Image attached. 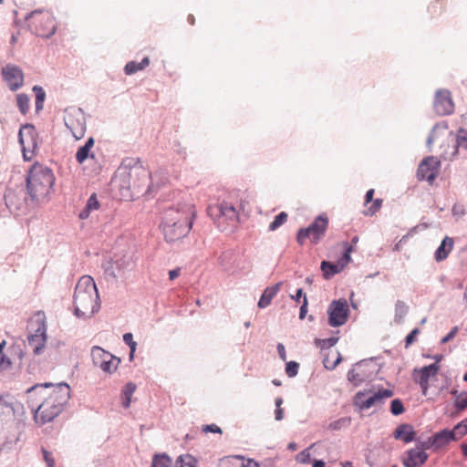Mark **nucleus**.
<instances>
[{
    "label": "nucleus",
    "mask_w": 467,
    "mask_h": 467,
    "mask_svg": "<svg viewBox=\"0 0 467 467\" xmlns=\"http://www.w3.org/2000/svg\"><path fill=\"white\" fill-rule=\"evenodd\" d=\"M193 217L194 210L191 204L166 209L161 223L165 240L173 243L185 237L192 226Z\"/></svg>",
    "instance_id": "obj_1"
},
{
    "label": "nucleus",
    "mask_w": 467,
    "mask_h": 467,
    "mask_svg": "<svg viewBox=\"0 0 467 467\" xmlns=\"http://www.w3.org/2000/svg\"><path fill=\"white\" fill-rule=\"evenodd\" d=\"M74 315L82 319L91 317L100 308L99 296L94 279L89 275L79 278L73 296Z\"/></svg>",
    "instance_id": "obj_2"
},
{
    "label": "nucleus",
    "mask_w": 467,
    "mask_h": 467,
    "mask_svg": "<svg viewBox=\"0 0 467 467\" xmlns=\"http://www.w3.org/2000/svg\"><path fill=\"white\" fill-rule=\"evenodd\" d=\"M134 176H141L143 181H150V185H148V189L146 190V193L148 195L153 194L157 189H159L161 185H164L168 182V177L165 172H155L153 175L149 173L146 170L141 169L140 167H133L130 170L125 168H119L118 170L116 178L114 182L119 183V186L121 191H125L126 193L122 192L124 197H131V194L129 192L131 189L140 190V184L136 183L133 180Z\"/></svg>",
    "instance_id": "obj_3"
},
{
    "label": "nucleus",
    "mask_w": 467,
    "mask_h": 467,
    "mask_svg": "<svg viewBox=\"0 0 467 467\" xmlns=\"http://www.w3.org/2000/svg\"><path fill=\"white\" fill-rule=\"evenodd\" d=\"M27 194L33 201L45 198L52 189L55 177L48 167L35 164L28 171L26 178Z\"/></svg>",
    "instance_id": "obj_4"
},
{
    "label": "nucleus",
    "mask_w": 467,
    "mask_h": 467,
    "mask_svg": "<svg viewBox=\"0 0 467 467\" xmlns=\"http://www.w3.org/2000/svg\"><path fill=\"white\" fill-rule=\"evenodd\" d=\"M26 19L29 29L38 36L47 38L56 32V18L53 14L47 10H34Z\"/></svg>",
    "instance_id": "obj_5"
},
{
    "label": "nucleus",
    "mask_w": 467,
    "mask_h": 467,
    "mask_svg": "<svg viewBox=\"0 0 467 467\" xmlns=\"http://www.w3.org/2000/svg\"><path fill=\"white\" fill-rule=\"evenodd\" d=\"M328 226V218L324 214L317 216L306 228H300L296 234V241L302 245L306 238H310L312 244H317L325 236Z\"/></svg>",
    "instance_id": "obj_6"
},
{
    "label": "nucleus",
    "mask_w": 467,
    "mask_h": 467,
    "mask_svg": "<svg viewBox=\"0 0 467 467\" xmlns=\"http://www.w3.org/2000/svg\"><path fill=\"white\" fill-rule=\"evenodd\" d=\"M52 389L48 397L45 398V400L54 402L56 405L62 407L64 409L65 405L67 403L70 398V388L65 382H59L57 384L52 383H43V384H36L27 389L28 394H34L38 389Z\"/></svg>",
    "instance_id": "obj_7"
},
{
    "label": "nucleus",
    "mask_w": 467,
    "mask_h": 467,
    "mask_svg": "<svg viewBox=\"0 0 467 467\" xmlns=\"http://www.w3.org/2000/svg\"><path fill=\"white\" fill-rule=\"evenodd\" d=\"M64 122L76 140H80L84 137L87 129V121L82 109L75 107L67 109L66 110Z\"/></svg>",
    "instance_id": "obj_8"
},
{
    "label": "nucleus",
    "mask_w": 467,
    "mask_h": 467,
    "mask_svg": "<svg viewBox=\"0 0 467 467\" xmlns=\"http://www.w3.org/2000/svg\"><path fill=\"white\" fill-rule=\"evenodd\" d=\"M370 392V389H364L356 393L354 397V403L361 410H368L376 405H380L384 402V400L391 398L394 395V392L391 389H380L378 391L373 392L368 398H365V396Z\"/></svg>",
    "instance_id": "obj_9"
},
{
    "label": "nucleus",
    "mask_w": 467,
    "mask_h": 467,
    "mask_svg": "<svg viewBox=\"0 0 467 467\" xmlns=\"http://www.w3.org/2000/svg\"><path fill=\"white\" fill-rule=\"evenodd\" d=\"M373 359H362L355 364V367L348 370V380L358 387L365 381L372 379L375 373Z\"/></svg>",
    "instance_id": "obj_10"
},
{
    "label": "nucleus",
    "mask_w": 467,
    "mask_h": 467,
    "mask_svg": "<svg viewBox=\"0 0 467 467\" xmlns=\"http://www.w3.org/2000/svg\"><path fill=\"white\" fill-rule=\"evenodd\" d=\"M91 358L95 367L109 374L113 373L120 363V358L98 346L92 348Z\"/></svg>",
    "instance_id": "obj_11"
},
{
    "label": "nucleus",
    "mask_w": 467,
    "mask_h": 467,
    "mask_svg": "<svg viewBox=\"0 0 467 467\" xmlns=\"http://www.w3.org/2000/svg\"><path fill=\"white\" fill-rule=\"evenodd\" d=\"M349 308L346 299L333 300L327 308L328 325L332 327L343 326L348 318Z\"/></svg>",
    "instance_id": "obj_12"
},
{
    "label": "nucleus",
    "mask_w": 467,
    "mask_h": 467,
    "mask_svg": "<svg viewBox=\"0 0 467 467\" xmlns=\"http://www.w3.org/2000/svg\"><path fill=\"white\" fill-rule=\"evenodd\" d=\"M441 168V161L433 157L428 156L424 158L419 165L417 176L420 181H427L432 184L436 179L439 170Z\"/></svg>",
    "instance_id": "obj_13"
},
{
    "label": "nucleus",
    "mask_w": 467,
    "mask_h": 467,
    "mask_svg": "<svg viewBox=\"0 0 467 467\" xmlns=\"http://www.w3.org/2000/svg\"><path fill=\"white\" fill-rule=\"evenodd\" d=\"M63 408L56 405L54 402L44 400L36 409H32L34 412V419L38 422L40 419L41 424H46L52 421L57 417L62 411Z\"/></svg>",
    "instance_id": "obj_14"
},
{
    "label": "nucleus",
    "mask_w": 467,
    "mask_h": 467,
    "mask_svg": "<svg viewBox=\"0 0 467 467\" xmlns=\"http://www.w3.org/2000/svg\"><path fill=\"white\" fill-rule=\"evenodd\" d=\"M433 109L440 116H446L453 113L454 103L450 90L446 88H440L436 90L433 100Z\"/></svg>",
    "instance_id": "obj_15"
},
{
    "label": "nucleus",
    "mask_w": 467,
    "mask_h": 467,
    "mask_svg": "<svg viewBox=\"0 0 467 467\" xmlns=\"http://www.w3.org/2000/svg\"><path fill=\"white\" fill-rule=\"evenodd\" d=\"M1 73L10 90L16 91L24 85V73L20 67L7 64Z\"/></svg>",
    "instance_id": "obj_16"
},
{
    "label": "nucleus",
    "mask_w": 467,
    "mask_h": 467,
    "mask_svg": "<svg viewBox=\"0 0 467 467\" xmlns=\"http://www.w3.org/2000/svg\"><path fill=\"white\" fill-rule=\"evenodd\" d=\"M209 213L211 216L217 217L218 220L225 219L229 221L232 226H234L238 220V213L231 202H223L214 207H210Z\"/></svg>",
    "instance_id": "obj_17"
},
{
    "label": "nucleus",
    "mask_w": 467,
    "mask_h": 467,
    "mask_svg": "<svg viewBox=\"0 0 467 467\" xmlns=\"http://www.w3.org/2000/svg\"><path fill=\"white\" fill-rule=\"evenodd\" d=\"M47 341V326L45 322H39L33 334L27 336V345L35 355L42 353Z\"/></svg>",
    "instance_id": "obj_18"
},
{
    "label": "nucleus",
    "mask_w": 467,
    "mask_h": 467,
    "mask_svg": "<svg viewBox=\"0 0 467 467\" xmlns=\"http://www.w3.org/2000/svg\"><path fill=\"white\" fill-rule=\"evenodd\" d=\"M406 454L407 457L402 459V463L405 467H419L423 465L429 458L427 452L417 447L408 450Z\"/></svg>",
    "instance_id": "obj_19"
},
{
    "label": "nucleus",
    "mask_w": 467,
    "mask_h": 467,
    "mask_svg": "<svg viewBox=\"0 0 467 467\" xmlns=\"http://www.w3.org/2000/svg\"><path fill=\"white\" fill-rule=\"evenodd\" d=\"M393 436L396 440H400L405 443L416 441V432L409 423L400 424L394 431Z\"/></svg>",
    "instance_id": "obj_20"
},
{
    "label": "nucleus",
    "mask_w": 467,
    "mask_h": 467,
    "mask_svg": "<svg viewBox=\"0 0 467 467\" xmlns=\"http://www.w3.org/2000/svg\"><path fill=\"white\" fill-rule=\"evenodd\" d=\"M457 440L458 437H455V431L449 429L438 431L432 436V441L435 443L436 448L443 447L450 441Z\"/></svg>",
    "instance_id": "obj_21"
},
{
    "label": "nucleus",
    "mask_w": 467,
    "mask_h": 467,
    "mask_svg": "<svg viewBox=\"0 0 467 467\" xmlns=\"http://www.w3.org/2000/svg\"><path fill=\"white\" fill-rule=\"evenodd\" d=\"M15 427L13 432L5 437V441L0 445V451L5 452H9L14 450L16 446L17 441H19L20 436V425L18 423L13 422Z\"/></svg>",
    "instance_id": "obj_22"
},
{
    "label": "nucleus",
    "mask_w": 467,
    "mask_h": 467,
    "mask_svg": "<svg viewBox=\"0 0 467 467\" xmlns=\"http://www.w3.org/2000/svg\"><path fill=\"white\" fill-rule=\"evenodd\" d=\"M281 285H282V283L279 282V283H276L273 286L266 287L259 298V301L257 303L258 307L265 308L266 306H268L270 305L272 299L275 297V296L280 290Z\"/></svg>",
    "instance_id": "obj_23"
},
{
    "label": "nucleus",
    "mask_w": 467,
    "mask_h": 467,
    "mask_svg": "<svg viewBox=\"0 0 467 467\" xmlns=\"http://www.w3.org/2000/svg\"><path fill=\"white\" fill-rule=\"evenodd\" d=\"M453 247V239L446 236L441 241V244L438 246V248L435 251L434 257L437 262L443 261L447 258L450 252L451 251Z\"/></svg>",
    "instance_id": "obj_24"
},
{
    "label": "nucleus",
    "mask_w": 467,
    "mask_h": 467,
    "mask_svg": "<svg viewBox=\"0 0 467 467\" xmlns=\"http://www.w3.org/2000/svg\"><path fill=\"white\" fill-rule=\"evenodd\" d=\"M320 268L323 272L325 279H329L343 270L342 265H339L338 263L335 264L326 260L321 262Z\"/></svg>",
    "instance_id": "obj_25"
},
{
    "label": "nucleus",
    "mask_w": 467,
    "mask_h": 467,
    "mask_svg": "<svg viewBox=\"0 0 467 467\" xmlns=\"http://www.w3.org/2000/svg\"><path fill=\"white\" fill-rule=\"evenodd\" d=\"M124 264H125L124 260H123V262H120L119 260H117L115 262L116 267L119 269V271L132 268L131 262L128 261L127 265L125 266H124ZM104 272H105L106 277L112 278V279L117 278V274L115 273L114 264L108 263V265L105 266Z\"/></svg>",
    "instance_id": "obj_26"
},
{
    "label": "nucleus",
    "mask_w": 467,
    "mask_h": 467,
    "mask_svg": "<svg viewBox=\"0 0 467 467\" xmlns=\"http://www.w3.org/2000/svg\"><path fill=\"white\" fill-rule=\"evenodd\" d=\"M440 370V366L436 363H432L427 366L422 367L419 372H420V379L419 380H421L423 383L425 381L429 382L430 379L431 377H434Z\"/></svg>",
    "instance_id": "obj_27"
},
{
    "label": "nucleus",
    "mask_w": 467,
    "mask_h": 467,
    "mask_svg": "<svg viewBox=\"0 0 467 467\" xmlns=\"http://www.w3.org/2000/svg\"><path fill=\"white\" fill-rule=\"evenodd\" d=\"M136 390V385L133 382H128L121 390V404L127 409L130 406L131 397Z\"/></svg>",
    "instance_id": "obj_28"
},
{
    "label": "nucleus",
    "mask_w": 467,
    "mask_h": 467,
    "mask_svg": "<svg viewBox=\"0 0 467 467\" xmlns=\"http://www.w3.org/2000/svg\"><path fill=\"white\" fill-rule=\"evenodd\" d=\"M150 65V60H140V62H136L135 60H130L124 67V73L128 76L133 75L138 71L143 70Z\"/></svg>",
    "instance_id": "obj_29"
},
{
    "label": "nucleus",
    "mask_w": 467,
    "mask_h": 467,
    "mask_svg": "<svg viewBox=\"0 0 467 467\" xmlns=\"http://www.w3.org/2000/svg\"><path fill=\"white\" fill-rule=\"evenodd\" d=\"M24 131L27 132V134L30 136V139L34 140V133H35V127L32 124H25L22 126V128L19 130L18 132V140L23 148V155L26 161L29 160L26 153V147H25V139H24Z\"/></svg>",
    "instance_id": "obj_30"
},
{
    "label": "nucleus",
    "mask_w": 467,
    "mask_h": 467,
    "mask_svg": "<svg viewBox=\"0 0 467 467\" xmlns=\"http://www.w3.org/2000/svg\"><path fill=\"white\" fill-rule=\"evenodd\" d=\"M234 260V253L233 251L228 250L221 254V255L218 258V263L224 271H228L231 269Z\"/></svg>",
    "instance_id": "obj_31"
},
{
    "label": "nucleus",
    "mask_w": 467,
    "mask_h": 467,
    "mask_svg": "<svg viewBox=\"0 0 467 467\" xmlns=\"http://www.w3.org/2000/svg\"><path fill=\"white\" fill-rule=\"evenodd\" d=\"M408 312L409 306L406 303L401 300H398L395 304L394 321L398 324L402 323Z\"/></svg>",
    "instance_id": "obj_32"
},
{
    "label": "nucleus",
    "mask_w": 467,
    "mask_h": 467,
    "mask_svg": "<svg viewBox=\"0 0 467 467\" xmlns=\"http://www.w3.org/2000/svg\"><path fill=\"white\" fill-rule=\"evenodd\" d=\"M171 458L166 453H158L153 456L151 467H171Z\"/></svg>",
    "instance_id": "obj_33"
},
{
    "label": "nucleus",
    "mask_w": 467,
    "mask_h": 467,
    "mask_svg": "<svg viewBox=\"0 0 467 467\" xmlns=\"http://www.w3.org/2000/svg\"><path fill=\"white\" fill-rule=\"evenodd\" d=\"M32 90L34 91L35 96H36V103H35L36 111L39 112L40 110L43 109V107H44V101L46 99V92L42 87L37 86V85L34 86Z\"/></svg>",
    "instance_id": "obj_34"
},
{
    "label": "nucleus",
    "mask_w": 467,
    "mask_h": 467,
    "mask_svg": "<svg viewBox=\"0 0 467 467\" xmlns=\"http://www.w3.org/2000/svg\"><path fill=\"white\" fill-rule=\"evenodd\" d=\"M196 465L197 461L193 456L184 454L177 458L174 467H196Z\"/></svg>",
    "instance_id": "obj_35"
},
{
    "label": "nucleus",
    "mask_w": 467,
    "mask_h": 467,
    "mask_svg": "<svg viewBox=\"0 0 467 467\" xmlns=\"http://www.w3.org/2000/svg\"><path fill=\"white\" fill-rule=\"evenodd\" d=\"M463 148L467 150V131L463 129H459L457 135H456V142L454 145V151L453 155H456L458 153V149Z\"/></svg>",
    "instance_id": "obj_36"
},
{
    "label": "nucleus",
    "mask_w": 467,
    "mask_h": 467,
    "mask_svg": "<svg viewBox=\"0 0 467 467\" xmlns=\"http://www.w3.org/2000/svg\"><path fill=\"white\" fill-rule=\"evenodd\" d=\"M29 101H30V99L28 97V95L24 94V93H20V94L16 95L17 107H18L20 112L24 115L26 113H27V111L29 109Z\"/></svg>",
    "instance_id": "obj_37"
},
{
    "label": "nucleus",
    "mask_w": 467,
    "mask_h": 467,
    "mask_svg": "<svg viewBox=\"0 0 467 467\" xmlns=\"http://www.w3.org/2000/svg\"><path fill=\"white\" fill-rule=\"evenodd\" d=\"M287 213L285 212L279 213L275 216L274 220L269 224V231L274 232L278 229L281 225H283L287 220Z\"/></svg>",
    "instance_id": "obj_38"
},
{
    "label": "nucleus",
    "mask_w": 467,
    "mask_h": 467,
    "mask_svg": "<svg viewBox=\"0 0 467 467\" xmlns=\"http://www.w3.org/2000/svg\"><path fill=\"white\" fill-rule=\"evenodd\" d=\"M344 252L341 258L338 259L337 263L339 265H342V269L351 261V253L353 251V246L349 245L348 243L344 242Z\"/></svg>",
    "instance_id": "obj_39"
},
{
    "label": "nucleus",
    "mask_w": 467,
    "mask_h": 467,
    "mask_svg": "<svg viewBox=\"0 0 467 467\" xmlns=\"http://www.w3.org/2000/svg\"><path fill=\"white\" fill-rule=\"evenodd\" d=\"M440 129L447 130L448 129L447 122L446 121H442V122H440V123H436L432 127V129L431 130V133H430V135H429V137L427 138V140H426V145H427V147L429 148L430 150H431V144L433 143V141L435 140L437 130H440Z\"/></svg>",
    "instance_id": "obj_40"
},
{
    "label": "nucleus",
    "mask_w": 467,
    "mask_h": 467,
    "mask_svg": "<svg viewBox=\"0 0 467 467\" xmlns=\"http://www.w3.org/2000/svg\"><path fill=\"white\" fill-rule=\"evenodd\" d=\"M351 422L350 417H342L329 423L328 429L331 431H340L342 428L348 427Z\"/></svg>",
    "instance_id": "obj_41"
},
{
    "label": "nucleus",
    "mask_w": 467,
    "mask_h": 467,
    "mask_svg": "<svg viewBox=\"0 0 467 467\" xmlns=\"http://www.w3.org/2000/svg\"><path fill=\"white\" fill-rule=\"evenodd\" d=\"M338 339V337H330L328 338L324 339L317 338L316 345L319 347L322 350L329 349L337 343Z\"/></svg>",
    "instance_id": "obj_42"
},
{
    "label": "nucleus",
    "mask_w": 467,
    "mask_h": 467,
    "mask_svg": "<svg viewBox=\"0 0 467 467\" xmlns=\"http://www.w3.org/2000/svg\"><path fill=\"white\" fill-rule=\"evenodd\" d=\"M94 158V155L90 153L88 147L80 146L76 153V160L79 164H82L87 159Z\"/></svg>",
    "instance_id": "obj_43"
},
{
    "label": "nucleus",
    "mask_w": 467,
    "mask_h": 467,
    "mask_svg": "<svg viewBox=\"0 0 467 467\" xmlns=\"http://www.w3.org/2000/svg\"><path fill=\"white\" fill-rule=\"evenodd\" d=\"M299 363L296 361H285V371L287 377L294 378L298 374Z\"/></svg>",
    "instance_id": "obj_44"
},
{
    "label": "nucleus",
    "mask_w": 467,
    "mask_h": 467,
    "mask_svg": "<svg viewBox=\"0 0 467 467\" xmlns=\"http://www.w3.org/2000/svg\"><path fill=\"white\" fill-rule=\"evenodd\" d=\"M454 406L458 411H462L467 409V391L460 393L455 399Z\"/></svg>",
    "instance_id": "obj_45"
},
{
    "label": "nucleus",
    "mask_w": 467,
    "mask_h": 467,
    "mask_svg": "<svg viewBox=\"0 0 467 467\" xmlns=\"http://www.w3.org/2000/svg\"><path fill=\"white\" fill-rule=\"evenodd\" d=\"M452 431H455V437H458V440L465 436L467 434V417L458 422Z\"/></svg>",
    "instance_id": "obj_46"
},
{
    "label": "nucleus",
    "mask_w": 467,
    "mask_h": 467,
    "mask_svg": "<svg viewBox=\"0 0 467 467\" xmlns=\"http://www.w3.org/2000/svg\"><path fill=\"white\" fill-rule=\"evenodd\" d=\"M405 410L404 405L400 399H394L390 402V412L394 416L402 414Z\"/></svg>",
    "instance_id": "obj_47"
},
{
    "label": "nucleus",
    "mask_w": 467,
    "mask_h": 467,
    "mask_svg": "<svg viewBox=\"0 0 467 467\" xmlns=\"http://www.w3.org/2000/svg\"><path fill=\"white\" fill-rule=\"evenodd\" d=\"M416 447L423 451L431 449V447H435V443L432 441V436L429 437L426 441L416 440Z\"/></svg>",
    "instance_id": "obj_48"
},
{
    "label": "nucleus",
    "mask_w": 467,
    "mask_h": 467,
    "mask_svg": "<svg viewBox=\"0 0 467 467\" xmlns=\"http://www.w3.org/2000/svg\"><path fill=\"white\" fill-rule=\"evenodd\" d=\"M342 357L339 352H337V357L335 361H330L328 358H324L323 363L327 369L333 370L341 362Z\"/></svg>",
    "instance_id": "obj_49"
},
{
    "label": "nucleus",
    "mask_w": 467,
    "mask_h": 467,
    "mask_svg": "<svg viewBox=\"0 0 467 467\" xmlns=\"http://www.w3.org/2000/svg\"><path fill=\"white\" fill-rule=\"evenodd\" d=\"M86 206L88 209H89L91 212L98 210L100 206L99 202L97 198L96 193H93L90 195V197L88 199Z\"/></svg>",
    "instance_id": "obj_50"
},
{
    "label": "nucleus",
    "mask_w": 467,
    "mask_h": 467,
    "mask_svg": "<svg viewBox=\"0 0 467 467\" xmlns=\"http://www.w3.org/2000/svg\"><path fill=\"white\" fill-rule=\"evenodd\" d=\"M418 327L413 328L405 337V348H409L416 340V337L420 334Z\"/></svg>",
    "instance_id": "obj_51"
},
{
    "label": "nucleus",
    "mask_w": 467,
    "mask_h": 467,
    "mask_svg": "<svg viewBox=\"0 0 467 467\" xmlns=\"http://www.w3.org/2000/svg\"><path fill=\"white\" fill-rule=\"evenodd\" d=\"M13 413V408L0 400V416H3L5 418L12 417Z\"/></svg>",
    "instance_id": "obj_52"
},
{
    "label": "nucleus",
    "mask_w": 467,
    "mask_h": 467,
    "mask_svg": "<svg viewBox=\"0 0 467 467\" xmlns=\"http://www.w3.org/2000/svg\"><path fill=\"white\" fill-rule=\"evenodd\" d=\"M123 341L129 346L130 349L136 351L137 342L133 340V335L130 332L123 335Z\"/></svg>",
    "instance_id": "obj_53"
},
{
    "label": "nucleus",
    "mask_w": 467,
    "mask_h": 467,
    "mask_svg": "<svg viewBox=\"0 0 467 467\" xmlns=\"http://www.w3.org/2000/svg\"><path fill=\"white\" fill-rule=\"evenodd\" d=\"M443 9V3L441 1H439V0H436L432 3H431V5H429V12L431 14V15H437L440 11H441Z\"/></svg>",
    "instance_id": "obj_54"
},
{
    "label": "nucleus",
    "mask_w": 467,
    "mask_h": 467,
    "mask_svg": "<svg viewBox=\"0 0 467 467\" xmlns=\"http://www.w3.org/2000/svg\"><path fill=\"white\" fill-rule=\"evenodd\" d=\"M41 451L43 454V458L47 463V467H55V461H54L51 453L44 447H42Z\"/></svg>",
    "instance_id": "obj_55"
},
{
    "label": "nucleus",
    "mask_w": 467,
    "mask_h": 467,
    "mask_svg": "<svg viewBox=\"0 0 467 467\" xmlns=\"http://www.w3.org/2000/svg\"><path fill=\"white\" fill-rule=\"evenodd\" d=\"M382 200L381 199H376L373 201L372 204L370 207H368V213L370 214V215H373L375 214L381 207L382 205Z\"/></svg>",
    "instance_id": "obj_56"
},
{
    "label": "nucleus",
    "mask_w": 467,
    "mask_h": 467,
    "mask_svg": "<svg viewBox=\"0 0 467 467\" xmlns=\"http://www.w3.org/2000/svg\"><path fill=\"white\" fill-rule=\"evenodd\" d=\"M171 149L178 155L185 158V156H186V149L184 147H182V144L179 141H173Z\"/></svg>",
    "instance_id": "obj_57"
},
{
    "label": "nucleus",
    "mask_w": 467,
    "mask_h": 467,
    "mask_svg": "<svg viewBox=\"0 0 467 467\" xmlns=\"http://www.w3.org/2000/svg\"><path fill=\"white\" fill-rule=\"evenodd\" d=\"M458 327H453L451 331L446 335L444 336L441 340V344H446L448 343L449 341H451L452 338H454V337L457 335L458 333Z\"/></svg>",
    "instance_id": "obj_58"
},
{
    "label": "nucleus",
    "mask_w": 467,
    "mask_h": 467,
    "mask_svg": "<svg viewBox=\"0 0 467 467\" xmlns=\"http://www.w3.org/2000/svg\"><path fill=\"white\" fill-rule=\"evenodd\" d=\"M203 432H212V433H222V429L215 424H207L202 426Z\"/></svg>",
    "instance_id": "obj_59"
},
{
    "label": "nucleus",
    "mask_w": 467,
    "mask_h": 467,
    "mask_svg": "<svg viewBox=\"0 0 467 467\" xmlns=\"http://www.w3.org/2000/svg\"><path fill=\"white\" fill-rule=\"evenodd\" d=\"M453 216H463L465 214V209L462 204L455 203L451 209Z\"/></svg>",
    "instance_id": "obj_60"
},
{
    "label": "nucleus",
    "mask_w": 467,
    "mask_h": 467,
    "mask_svg": "<svg viewBox=\"0 0 467 467\" xmlns=\"http://www.w3.org/2000/svg\"><path fill=\"white\" fill-rule=\"evenodd\" d=\"M307 305H308L307 298H306V296H304L303 304L301 305L300 309H299V318L300 319H304L306 317V313H307Z\"/></svg>",
    "instance_id": "obj_61"
},
{
    "label": "nucleus",
    "mask_w": 467,
    "mask_h": 467,
    "mask_svg": "<svg viewBox=\"0 0 467 467\" xmlns=\"http://www.w3.org/2000/svg\"><path fill=\"white\" fill-rule=\"evenodd\" d=\"M276 350H277L280 359L283 360L284 362H285L286 361V352H285V348L284 344L278 343L276 346Z\"/></svg>",
    "instance_id": "obj_62"
},
{
    "label": "nucleus",
    "mask_w": 467,
    "mask_h": 467,
    "mask_svg": "<svg viewBox=\"0 0 467 467\" xmlns=\"http://www.w3.org/2000/svg\"><path fill=\"white\" fill-rule=\"evenodd\" d=\"M13 350L17 355L18 359L22 361L25 357V353L21 348V345L13 346Z\"/></svg>",
    "instance_id": "obj_63"
},
{
    "label": "nucleus",
    "mask_w": 467,
    "mask_h": 467,
    "mask_svg": "<svg viewBox=\"0 0 467 467\" xmlns=\"http://www.w3.org/2000/svg\"><path fill=\"white\" fill-rule=\"evenodd\" d=\"M242 467H260L259 463L253 459H247L245 462H243Z\"/></svg>",
    "instance_id": "obj_64"
}]
</instances>
